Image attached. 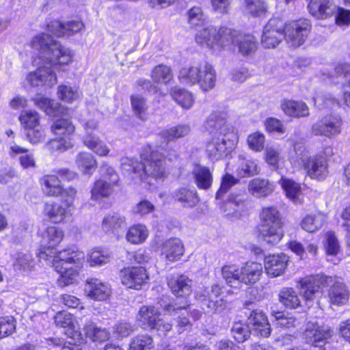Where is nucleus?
<instances>
[{
  "label": "nucleus",
  "instance_id": "6",
  "mask_svg": "<svg viewBox=\"0 0 350 350\" xmlns=\"http://www.w3.org/2000/svg\"><path fill=\"white\" fill-rule=\"evenodd\" d=\"M221 293L219 286L214 284L210 288L198 291L196 294V299L206 312L223 314L228 308L226 301L220 297Z\"/></svg>",
  "mask_w": 350,
  "mask_h": 350
},
{
  "label": "nucleus",
  "instance_id": "21",
  "mask_svg": "<svg viewBox=\"0 0 350 350\" xmlns=\"http://www.w3.org/2000/svg\"><path fill=\"white\" fill-rule=\"evenodd\" d=\"M85 292L90 298L103 301L108 298L111 295L110 286L96 278H90L87 280Z\"/></svg>",
  "mask_w": 350,
  "mask_h": 350
},
{
  "label": "nucleus",
  "instance_id": "64",
  "mask_svg": "<svg viewBox=\"0 0 350 350\" xmlns=\"http://www.w3.org/2000/svg\"><path fill=\"white\" fill-rule=\"evenodd\" d=\"M15 329L16 321L13 317L6 316L0 318V339L11 335Z\"/></svg>",
  "mask_w": 350,
  "mask_h": 350
},
{
  "label": "nucleus",
  "instance_id": "12",
  "mask_svg": "<svg viewBox=\"0 0 350 350\" xmlns=\"http://www.w3.org/2000/svg\"><path fill=\"white\" fill-rule=\"evenodd\" d=\"M332 334L333 330L329 325L309 322L304 332V338L306 343L314 347L321 348Z\"/></svg>",
  "mask_w": 350,
  "mask_h": 350
},
{
  "label": "nucleus",
  "instance_id": "7",
  "mask_svg": "<svg viewBox=\"0 0 350 350\" xmlns=\"http://www.w3.org/2000/svg\"><path fill=\"white\" fill-rule=\"evenodd\" d=\"M165 173L163 156L157 150H152L148 157L142 158L139 176L142 181H147L150 184L147 180L148 177L161 179Z\"/></svg>",
  "mask_w": 350,
  "mask_h": 350
},
{
  "label": "nucleus",
  "instance_id": "8",
  "mask_svg": "<svg viewBox=\"0 0 350 350\" xmlns=\"http://www.w3.org/2000/svg\"><path fill=\"white\" fill-rule=\"evenodd\" d=\"M332 276L317 274L306 276L299 281L300 293L306 301L314 300L321 289L333 282Z\"/></svg>",
  "mask_w": 350,
  "mask_h": 350
},
{
  "label": "nucleus",
  "instance_id": "62",
  "mask_svg": "<svg viewBox=\"0 0 350 350\" xmlns=\"http://www.w3.org/2000/svg\"><path fill=\"white\" fill-rule=\"evenodd\" d=\"M88 262L90 266H102L111 260L110 253L104 250L95 249L88 254Z\"/></svg>",
  "mask_w": 350,
  "mask_h": 350
},
{
  "label": "nucleus",
  "instance_id": "18",
  "mask_svg": "<svg viewBox=\"0 0 350 350\" xmlns=\"http://www.w3.org/2000/svg\"><path fill=\"white\" fill-rule=\"evenodd\" d=\"M47 28L49 31L58 37L70 36L81 31L84 24L81 21H71L66 23L54 21L47 25Z\"/></svg>",
  "mask_w": 350,
  "mask_h": 350
},
{
  "label": "nucleus",
  "instance_id": "40",
  "mask_svg": "<svg viewBox=\"0 0 350 350\" xmlns=\"http://www.w3.org/2000/svg\"><path fill=\"white\" fill-rule=\"evenodd\" d=\"M51 130L54 135L59 137H72L75 127L70 119L66 118H57L53 121Z\"/></svg>",
  "mask_w": 350,
  "mask_h": 350
},
{
  "label": "nucleus",
  "instance_id": "41",
  "mask_svg": "<svg viewBox=\"0 0 350 350\" xmlns=\"http://www.w3.org/2000/svg\"><path fill=\"white\" fill-rule=\"evenodd\" d=\"M225 206V211H227L228 209H232V212H229L228 214L236 217L240 216L247 208L245 198L242 195L232 193L228 196Z\"/></svg>",
  "mask_w": 350,
  "mask_h": 350
},
{
  "label": "nucleus",
  "instance_id": "44",
  "mask_svg": "<svg viewBox=\"0 0 350 350\" xmlns=\"http://www.w3.org/2000/svg\"><path fill=\"white\" fill-rule=\"evenodd\" d=\"M34 104L47 115L55 116L58 113L63 112V107L53 100L43 96L33 98Z\"/></svg>",
  "mask_w": 350,
  "mask_h": 350
},
{
  "label": "nucleus",
  "instance_id": "2",
  "mask_svg": "<svg viewBox=\"0 0 350 350\" xmlns=\"http://www.w3.org/2000/svg\"><path fill=\"white\" fill-rule=\"evenodd\" d=\"M206 129L212 135L206 145V152L211 159L218 160L227 156L234 147L236 138L233 129L217 114H211L206 120Z\"/></svg>",
  "mask_w": 350,
  "mask_h": 350
},
{
  "label": "nucleus",
  "instance_id": "42",
  "mask_svg": "<svg viewBox=\"0 0 350 350\" xmlns=\"http://www.w3.org/2000/svg\"><path fill=\"white\" fill-rule=\"evenodd\" d=\"M43 191L49 196H58L63 192L61 180L55 175H46L42 180Z\"/></svg>",
  "mask_w": 350,
  "mask_h": 350
},
{
  "label": "nucleus",
  "instance_id": "36",
  "mask_svg": "<svg viewBox=\"0 0 350 350\" xmlns=\"http://www.w3.org/2000/svg\"><path fill=\"white\" fill-rule=\"evenodd\" d=\"M75 163L83 174L88 175H92L97 166L93 155L87 152H79L75 158Z\"/></svg>",
  "mask_w": 350,
  "mask_h": 350
},
{
  "label": "nucleus",
  "instance_id": "17",
  "mask_svg": "<svg viewBox=\"0 0 350 350\" xmlns=\"http://www.w3.org/2000/svg\"><path fill=\"white\" fill-rule=\"evenodd\" d=\"M57 326L67 329L66 334L68 335L66 344L82 343L83 341L82 334L76 329L75 318L70 313L59 312L56 314L54 318Z\"/></svg>",
  "mask_w": 350,
  "mask_h": 350
},
{
  "label": "nucleus",
  "instance_id": "26",
  "mask_svg": "<svg viewBox=\"0 0 350 350\" xmlns=\"http://www.w3.org/2000/svg\"><path fill=\"white\" fill-rule=\"evenodd\" d=\"M247 189L252 196L257 198H265L273 192L275 185L273 182L267 179L255 178L249 182Z\"/></svg>",
  "mask_w": 350,
  "mask_h": 350
},
{
  "label": "nucleus",
  "instance_id": "20",
  "mask_svg": "<svg viewBox=\"0 0 350 350\" xmlns=\"http://www.w3.org/2000/svg\"><path fill=\"white\" fill-rule=\"evenodd\" d=\"M333 279V282L329 284L331 286L327 292L329 302L338 306H344L349 301V292L343 282L334 277Z\"/></svg>",
  "mask_w": 350,
  "mask_h": 350
},
{
  "label": "nucleus",
  "instance_id": "5",
  "mask_svg": "<svg viewBox=\"0 0 350 350\" xmlns=\"http://www.w3.org/2000/svg\"><path fill=\"white\" fill-rule=\"evenodd\" d=\"M259 233L268 243L275 244L282 238V217L279 211L274 206L262 208L260 213Z\"/></svg>",
  "mask_w": 350,
  "mask_h": 350
},
{
  "label": "nucleus",
  "instance_id": "55",
  "mask_svg": "<svg viewBox=\"0 0 350 350\" xmlns=\"http://www.w3.org/2000/svg\"><path fill=\"white\" fill-rule=\"evenodd\" d=\"M231 333L235 340L238 342H243L250 338L253 332L247 323H244L242 321H237L233 323Z\"/></svg>",
  "mask_w": 350,
  "mask_h": 350
},
{
  "label": "nucleus",
  "instance_id": "58",
  "mask_svg": "<svg viewBox=\"0 0 350 350\" xmlns=\"http://www.w3.org/2000/svg\"><path fill=\"white\" fill-rule=\"evenodd\" d=\"M19 121L25 130L34 129L40 125V116L36 111L24 110L19 116Z\"/></svg>",
  "mask_w": 350,
  "mask_h": 350
},
{
  "label": "nucleus",
  "instance_id": "47",
  "mask_svg": "<svg viewBox=\"0 0 350 350\" xmlns=\"http://www.w3.org/2000/svg\"><path fill=\"white\" fill-rule=\"evenodd\" d=\"M83 144L100 156H105L109 152V149L106 144L94 134L86 135L83 137Z\"/></svg>",
  "mask_w": 350,
  "mask_h": 350
},
{
  "label": "nucleus",
  "instance_id": "61",
  "mask_svg": "<svg viewBox=\"0 0 350 350\" xmlns=\"http://www.w3.org/2000/svg\"><path fill=\"white\" fill-rule=\"evenodd\" d=\"M187 23L191 27H196L204 24L205 14L201 6L196 5L191 8L186 13Z\"/></svg>",
  "mask_w": 350,
  "mask_h": 350
},
{
  "label": "nucleus",
  "instance_id": "16",
  "mask_svg": "<svg viewBox=\"0 0 350 350\" xmlns=\"http://www.w3.org/2000/svg\"><path fill=\"white\" fill-rule=\"evenodd\" d=\"M342 120L338 116H326L318 120L312 126V132L315 135L332 137L341 132Z\"/></svg>",
  "mask_w": 350,
  "mask_h": 350
},
{
  "label": "nucleus",
  "instance_id": "3",
  "mask_svg": "<svg viewBox=\"0 0 350 350\" xmlns=\"http://www.w3.org/2000/svg\"><path fill=\"white\" fill-rule=\"evenodd\" d=\"M33 49L40 53L39 59L48 66L57 68L58 66L68 65L72 61L71 51L62 46L47 33H40L31 41Z\"/></svg>",
  "mask_w": 350,
  "mask_h": 350
},
{
  "label": "nucleus",
  "instance_id": "32",
  "mask_svg": "<svg viewBox=\"0 0 350 350\" xmlns=\"http://www.w3.org/2000/svg\"><path fill=\"white\" fill-rule=\"evenodd\" d=\"M217 28L210 25L198 31L196 35V42L211 49H216Z\"/></svg>",
  "mask_w": 350,
  "mask_h": 350
},
{
  "label": "nucleus",
  "instance_id": "54",
  "mask_svg": "<svg viewBox=\"0 0 350 350\" xmlns=\"http://www.w3.org/2000/svg\"><path fill=\"white\" fill-rule=\"evenodd\" d=\"M237 45L239 46V51L243 55L252 54L257 49L255 38L252 35L241 32Z\"/></svg>",
  "mask_w": 350,
  "mask_h": 350
},
{
  "label": "nucleus",
  "instance_id": "19",
  "mask_svg": "<svg viewBox=\"0 0 350 350\" xmlns=\"http://www.w3.org/2000/svg\"><path fill=\"white\" fill-rule=\"evenodd\" d=\"M309 12L318 19H325L332 16L336 5L331 0H307Z\"/></svg>",
  "mask_w": 350,
  "mask_h": 350
},
{
  "label": "nucleus",
  "instance_id": "30",
  "mask_svg": "<svg viewBox=\"0 0 350 350\" xmlns=\"http://www.w3.org/2000/svg\"><path fill=\"white\" fill-rule=\"evenodd\" d=\"M192 174L198 189L208 190L211 187L213 176L208 167L198 165L193 170Z\"/></svg>",
  "mask_w": 350,
  "mask_h": 350
},
{
  "label": "nucleus",
  "instance_id": "37",
  "mask_svg": "<svg viewBox=\"0 0 350 350\" xmlns=\"http://www.w3.org/2000/svg\"><path fill=\"white\" fill-rule=\"evenodd\" d=\"M260 171V168L256 161L239 157L238 166L236 170V173L239 176H253L258 174Z\"/></svg>",
  "mask_w": 350,
  "mask_h": 350
},
{
  "label": "nucleus",
  "instance_id": "63",
  "mask_svg": "<svg viewBox=\"0 0 350 350\" xmlns=\"http://www.w3.org/2000/svg\"><path fill=\"white\" fill-rule=\"evenodd\" d=\"M238 179L229 174H226L223 176L219 189L215 194L217 200H223L225 194L228 190L238 183Z\"/></svg>",
  "mask_w": 350,
  "mask_h": 350
},
{
  "label": "nucleus",
  "instance_id": "11",
  "mask_svg": "<svg viewBox=\"0 0 350 350\" xmlns=\"http://www.w3.org/2000/svg\"><path fill=\"white\" fill-rule=\"evenodd\" d=\"M301 165L306 174L312 179L323 180L329 174L327 160L319 154L302 158Z\"/></svg>",
  "mask_w": 350,
  "mask_h": 350
},
{
  "label": "nucleus",
  "instance_id": "59",
  "mask_svg": "<svg viewBox=\"0 0 350 350\" xmlns=\"http://www.w3.org/2000/svg\"><path fill=\"white\" fill-rule=\"evenodd\" d=\"M151 78L156 83H167L173 78L171 68L165 65L160 64L154 68Z\"/></svg>",
  "mask_w": 350,
  "mask_h": 350
},
{
  "label": "nucleus",
  "instance_id": "35",
  "mask_svg": "<svg viewBox=\"0 0 350 350\" xmlns=\"http://www.w3.org/2000/svg\"><path fill=\"white\" fill-rule=\"evenodd\" d=\"M221 275L227 284L238 288L242 284L241 269L235 265H226L221 268Z\"/></svg>",
  "mask_w": 350,
  "mask_h": 350
},
{
  "label": "nucleus",
  "instance_id": "27",
  "mask_svg": "<svg viewBox=\"0 0 350 350\" xmlns=\"http://www.w3.org/2000/svg\"><path fill=\"white\" fill-rule=\"evenodd\" d=\"M168 286L173 294L176 297L185 298V305L187 304L186 297L192 292L191 280L186 275H178L172 277L168 280Z\"/></svg>",
  "mask_w": 350,
  "mask_h": 350
},
{
  "label": "nucleus",
  "instance_id": "53",
  "mask_svg": "<svg viewBox=\"0 0 350 350\" xmlns=\"http://www.w3.org/2000/svg\"><path fill=\"white\" fill-rule=\"evenodd\" d=\"M243 12L252 16H260L267 12V5L262 0H244Z\"/></svg>",
  "mask_w": 350,
  "mask_h": 350
},
{
  "label": "nucleus",
  "instance_id": "10",
  "mask_svg": "<svg viewBox=\"0 0 350 350\" xmlns=\"http://www.w3.org/2000/svg\"><path fill=\"white\" fill-rule=\"evenodd\" d=\"M252 306V301H246L244 304L245 308L251 310L249 314L245 312V314L247 316V323L253 334L265 338L269 337L271 329L267 317L261 310L253 309Z\"/></svg>",
  "mask_w": 350,
  "mask_h": 350
},
{
  "label": "nucleus",
  "instance_id": "46",
  "mask_svg": "<svg viewBox=\"0 0 350 350\" xmlns=\"http://www.w3.org/2000/svg\"><path fill=\"white\" fill-rule=\"evenodd\" d=\"M325 220V216L320 213L309 214L301 221V228L308 232H314L320 229Z\"/></svg>",
  "mask_w": 350,
  "mask_h": 350
},
{
  "label": "nucleus",
  "instance_id": "38",
  "mask_svg": "<svg viewBox=\"0 0 350 350\" xmlns=\"http://www.w3.org/2000/svg\"><path fill=\"white\" fill-rule=\"evenodd\" d=\"M83 331L85 336L94 342H102L109 338V332L106 329L96 326L91 321L85 323Z\"/></svg>",
  "mask_w": 350,
  "mask_h": 350
},
{
  "label": "nucleus",
  "instance_id": "51",
  "mask_svg": "<svg viewBox=\"0 0 350 350\" xmlns=\"http://www.w3.org/2000/svg\"><path fill=\"white\" fill-rule=\"evenodd\" d=\"M131 103L135 116L140 120H146L148 115V105L146 100L139 94L132 95Z\"/></svg>",
  "mask_w": 350,
  "mask_h": 350
},
{
  "label": "nucleus",
  "instance_id": "33",
  "mask_svg": "<svg viewBox=\"0 0 350 350\" xmlns=\"http://www.w3.org/2000/svg\"><path fill=\"white\" fill-rule=\"evenodd\" d=\"M173 198L185 207L192 208L197 205L200 199L195 189L182 187L176 190Z\"/></svg>",
  "mask_w": 350,
  "mask_h": 350
},
{
  "label": "nucleus",
  "instance_id": "31",
  "mask_svg": "<svg viewBox=\"0 0 350 350\" xmlns=\"http://www.w3.org/2000/svg\"><path fill=\"white\" fill-rule=\"evenodd\" d=\"M242 284H252L259 280L262 273V266L256 262H247L241 267Z\"/></svg>",
  "mask_w": 350,
  "mask_h": 350
},
{
  "label": "nucleus",
  "instance_id": "1",
  "mask_svg": "<svg viewBox=\"0 0 350 350\" xmlns=\"http://www.w3.org/2000/svg\"><path fill=\"white\" fill-rule=\"evenodd\" d=\"M64 232L55 226L47 227L42 233L43 242L48 248L40 253V258L51 265L60 274L58 285L64 287L73 284L85 258L83 252L68 248L57 252L54 248L63 239Z\"/></svg>",
  "mask_w": 350,
  "mask_h": 350
},
{
  "label": "nucleus",
  "instance_id": "9",
  "mask_svg": "<svg viewBox=\"0 0 350 350\" xmlns=\"http://www.w3.org/2000/svg\"><path fill=\"white\" fill-rule=\"evenodd\" d=\"M311 25L307 19L293 21L284 27V39L291 47L301 46L310 31Z\"/></svg>",
  "mask_w": 350,
  "mask_h": 350
},
{
  "label": "nucleus",
  "instance_id": "22",
  "mask_svg": "<svg viewBox=\"0 0 350 350\" xmlns=\"http://www.w3.org/2000/svg\"><path fill=\"white\" fill-rule=\"evenodd\" d=\"M44 213L51 222L65 223L71 219L72 209L58 203H48L45 206Z\"/></svg>",
  "mask_w": 350,
  "mask_h": 350
},
{
  "label": "nucleus",
  "instance_id": "25",
  "mask_svg": "<svg viewBox=\"0 0 350 350\" xmlns=\"http://www.w3.org/2000/svg\"><path fill=\"white\" fill-rule=\"evenodd\" d=\"M288 261V256L284 254L266 256L264 262L267 273L271 277L282 275L286 269Z\"/></svg>",
  "mask_w": 350,
  "mask_h": 350
},
{
  "label": "nucleus",
  "instance_id": "14",
  "mask_svg": "<svg viewBox=\"0 0 350 350\" xmlns=\"http://www.w3.org/2000/svg\"><path fill=\"white\" fill-rule=\"evenodd\" d=\"M122 284L129 288L139 290L148 283L149 275L144 267H131L120 271Z\"/></svg>",
  "mask_w": 350,
  "mask_h": 350
},
{
  "label": "nucleus",
  "instance_id": "28",
  "mask_svg": "<svg viewBox=\"0 0 350 350\" xmlns=\"http://www.w3.org/2000/svg\"><path fill=\"white\" fill-rule=\"evenodd\" d=\"M161 255L169 261H176L184 254V246L178 238H170L164 241L161 247Z\"/></svg>",
  "mask_w": 350,
  "mask_h": 350
},
{
  "label": "nucleus",
  "instance_id": "56",
  "mask_svg": "<svg viewBox=\"0 0 350 350\" xmlns=\"http://www.w3.org/2000/svg\"><path fill=\"white\" fill-rule=\"evenodd\" d=\"M172 96L178 105L186 109H190L194 102L192 94L185 89L174 88L172 91Z\"/></svg>",
  "mask_w": 350,
  "mask_h": 350
},
{
  "label": "nucleus",
  "instance_id": "4",
  "mask_svg": "<svg viewBox=\"0 0 350 350\" xmlns=\"http://www.w3.org/2000/svg\"><path fill=\"white\" fill-rule=\"evenodd\" d=\"M181 83L187 85H200L203 91H208L215 85L216 73L213 66L206 62L198 65L183 68L178 75Z\"/></svg>",
  "mask_w": 350,
  "mask_h": 350
},
{
  "label": "nucleus",
  "instance_id": "34",
  "mask_svg": "<svg viewBox=\"0 0 350 350\" xmlns=\"http://www.w3.org/2000/svg\"><path fill=\"white\" fill-rule=\"evenodd\" d=\"M126 226L124 217L118 213L108 215L104 217L102 223V229L106 233L118 232V230L124 229Z\"/></svg>",
  "mask_w": 350,
  "mask_h": 350
},
{
  "label": "nucleus",
  "instance_id": "23",
  "mask_svg": "<svg viewBox=\"0 0 350 350\" xmlns=\"http://www.w3.org/2000/svg\"><path fill=\"white\" fill-rule=\"evenodd\" d=\"M280 108L286 116L291 118H306L310 115L308 106L302 100L284 98L281 100Z\"/></svg>",
  "mask_w": 350,
  "mask_h": 350
},
{
  "label": "nucleus",
  "instance_id": "45",
  "mask_svg": "<svg viewBox=\"0 0 350 350\" xmlns=\"http://www.w3.org/2000/svg\"><path fill=\"white\" fill-rule=\"evenodd\" d=\"M75 141L72 137H59L50 140L46 144V148L51 153L63 152L74 146Z\"/></svg>",
  "mask_w": 350,
  "mask_h": 350
},
{
  "label": "nucleus",
  "instance_id": "50",
  "mask_svg": "<svg viewBox=\"0 0 350 350\" xmlns=\"http://www.w3.org/2000/svg\"><path fill=\"white\" fill-rule=\"evenodd\" d=\"M279 183L286 192V196L292 200L295 203H297L301 193L299 184L291 179L284 177L280 178Z\"/></svg>",
  "mask_w": 350,
  "mask_h": 350
},
{
  "label": "nucleus",
  "instance_id": "48",
  "mask_svg": "<svg viewBox=\"0 0 350 350\" xmlns=\"http://www.w3.org/2000/svg\"><path fill=\"white\" fill-rule=\"evenodd\" d=\"M83 144L100 156H105L109 152V149L106 144L94 134L86 135L83 137Z\"/></svg>",
  "mask_w": 350,
  "mask_h": 350
},
{
  "label": "nucleus",
  "instance_id": "49",
  "mask_svg": "<svg viewBox=\"0 0 350 350\" xmlns=\"http://www.w3.org/2000/svg\"><path fill=\"white\" fill-rule=\"evenodd\" d=\"M115 185L116 184H112L106 180H98L95 182L91 191L92 199L98 200L102 198L109 196L113 192V186Z\"/></svg>",
  "mask_w": 350,
  "mask_h": 350
},
{
  "label": "nucleus",
  "instance_id": "15",
  "mask_svg": "<svg viewBox=\"0 0 350 350\" xmlns=\"http://www.w3.org/2000/svg\"><path fill=\"white\" fill-rule=\"evenodd\" d=\"M38 64L41 65L27 76L26 80L28 83L31 87L46 86L51 88L55 85L57 79L52 68L43 64L42 61Z\"/></svg>",
  "mask_w": 350,
  "mask_h": 350
},
{
  "label": "nucleus",
  "instance_id": "13",
  "mask_svg": "<svg viewBox=\"0 0 350 350\" xmlns=\"http://www.w3.org/2000/svg\"><path fill=\"white\" fill-rule=\"evenodd\" d=\"M284 23L278 18H271L266 25L262 35V44L268 49L276 47L284 38Z\"/></svg>",
  "mask_w": 350,
  "mask_h": 350
},
{
  "label": "nucleus",
  "instance_id": "29",
  "mask_svg": "<svg viewBox=\"0 0 350 350\" xmlns=\"http://www.w3.org/2000/svg\"><path fill=\"white\" fill-rule=\"evenodd\" d=\"M217 38L216 40V49L229 48L237 45L240 37V31L226 27L217 29Z\"/></svg>",
  "mask_w": 350,
  "mask_h": 350
},
{
  "label": "nucleus",
  "instance_id": "60",
  "mask_svg": "<svg viewBox=\"0 0 350 350\" xmlns=\"http://www.w3.org/2000/svg\"><path fill=\"white\" fill-rule=\"evenodd\" d=\"M13 266L18 271L31 270L33 267V258L28 252H18L16 254Z\"/></svg>",
  "mask_w": 350,
  "mask_h": 350
},
{
  "label": "nucleus",
  "instance_id": "43",
  "mask_svg": "<svg viewBox=\"0 0 350 350\" xmlns=\"http://www.w3.org/2000/svg\"><path fill=\"white\" fill-rule=\"evenodd\" d=\"M279 300L287 308L296 309L301 306V299L292 288H283L279 293Z\"/></svg>",
  "mask_w": 350,
  "mask_h": 350
},
{
  "label": "nucleus",
  "instance_id": "39",
  "mask_svg": "<svg viewBox=\"0 0 350 350\" xmlns=\"http://www.w3.org/2000/svg\"><path fill=\"white\" fill-rule=\"evenodd\" d=\"M191 127L189 124H181L164 129L159 135L164 141L170 142L185 137L189 135Z\"/></svg>",
  "mask_w": 350,
  "mask_h": 350
},
{
  "label": "nucleus",
  "instance_id": "57",
  "mask_svg": "<svg viewBox=\"0 0 350 350\" xmlns=\"http://www.w3.org/2000/svg\"><path fill=\"white\" fill-rule=\"evenodd\" d=\"M153 348L152 338L147 334H141L132 338L129 350H152Z\"/></svg>",
  "mask_w": 350,
  "mask_h": 350
},
{
  "label": "nucleus",
  "instance_id": "52",
  "mask_svg": "<svg viewBox=\"0 0 350 350\" xmlns=\"http://www.w3.org/2000/svg\"><path fill=\"white\" fill-rule=\"evenodd\" d=\"M148 236L147 228L141 224L131 226L127 232L126 239L131 243L140 244L146 241Z\"/></svg>",
  "mask_w": 350,
  "mask_h": 350
},
{
  "label": "nucleus",
  "instance_id": "24",
  "mask_svg": "<svg viewBox=\"0 0 350 350\" xmlns=\"http://www.w3.org/2000/svg\"><path fill=\"white\" fill-rule=\"evenodd\" d=\"M160 312L152 306H143L137 315V321L140 327L153 329L159 323Z\"/></svg>",
  "mask_w": 350,
  "mask_h": 350
}]
</instances>
